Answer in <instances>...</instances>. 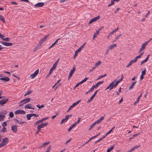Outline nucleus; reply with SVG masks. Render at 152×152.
I'll use <instances>...</instances> for the list:
<instances>
[{
    "instance_id": "1",
    "label": "nucleus",
    "mask_w": 152,
    "mask_h": 152,
    "mask_svg": "<svg viewBox=\"0 0 152 152\" xmlns=\"http://www.w3.org/2000/svg\"><path fill=\"white\" fill-rule=\"evenodd\" d=\"M59 61V58H58L54 64L53 66L50 69L49 73L47 74L46 76V78L48 77L51 74L53 71L56 69L57 65L58 64Z\"/></svg>"
},
{
    "instance_id": "2",
    "label": "nucleus",
    "mask_w": 152,
    "mask_h": 152,
    "mask_svg": "<svg viewBox=\"0 0 152 152\" xmlns=\"http://www.w3.org/2000/svg\"><path fill=\"white\" fill-rule=\"evenodd\" d=\"M8 142V138L7 137L4 138L0 144V148H1L4 145H6Z\"/></svg>"
},
{
    "instance_id": "3",
    "label": "nucleus",
    "mask_w": 152,
    "mask_h": 152,
    "mask_svg": "<svg viewBox=\"0 0 152 152\" xmlns=\"http://www.w3.org/2000/svg\"><path fill=\"white\" fill-rule=\"evenodd\" d=\"M30 100V98H27L21 101L19 105V106H22L24 104L29 102Z\"/></svg>"
},
{
    "instance_id": "4",
    "label": "nucleus",
    "mask_w": 152,
    "mask_h": 152,
    "mask_svg": "<svg viewBox=\"0 0 152 152\" xmlns=\"http://www.w3.org/2000/svg\"><path fill=\"white\" fill-rule=\"evenodd\" d=\"M49 119V118L48 117H46L45 118H43L37 121L34 124V125H36L37 124H39L42 122L44 121H45Z\"/></svg>"
},
{
    "instance_id": "5",
    "label": "nucleus",
    "mask_w": 152,
    "mask_h": 152,
    "mask_svg": "<svg viewBox=\"0 0 152 152\" xmlns=\"http://www.w3.org/2000/svg\"><path fill=\"white\" fill-rule=\"evenodd\" d=\"M9 101V99L7 98H4L0 100V105H3Z\"/></svg>"
},
{
    "instance_id": "6",
    "label": "nucleus",
    "mask_w": 152,
    "mask_h": 152,
    "mask_svg": "<svg viewBox=\"0 0 152 152\" xmlns=\"http://www.w3.org/2000/svg\"><path fill=\"white\" fill-rule=\"evenodd\" d=\"M100 16H99L93 18L89 21L88 24H90L93 23V22L99 20L100 19Z\"/></svg>"
},
{
    "instance_id": "7",
    "label": "nucleus",
    "mask_w": 152,
    "mask_h": 152,
    "mask_svg": "<svg viewBox=\"0 0 152 152\" xmlns=\"http://www.w3.org/2000/svg\"><path fill=\"white\" fill-rule=\"evenodd\" d=\"M71 116V115H66L65 117V118L62 119L60 123L61 124H62L64 122H66L69 119V117Z\"/></svg>"
},
{
    "instance_id": "8",
    "label": "nucleus",
    "mask_w": 152,
    "mask_h": 152,
    "mask_svg": "<svg viewBox=\"0 0 152 152\" xmlns=\"http://www.w3.org/2000/svg\"><path fill=\"white\" fill-rule=\"evenodd\" d=\"M116 80H114L112 82L110 85L108 86L107 88L105 89V91L107 90V89H109L110 88V90H111L113 88V84H114L115 83Z\"/></svg>"
},
{
    "instance_id": "9",
    "label": "nucleus",
    "mask_w": 152,
    "mask_h": 152,
    "mask_svg": "<svg viewBox=\"0 0 152 152\" xmlns=\"http://www.w3.org/2000/svg\"><path fill=\"white\" fill-rule=\"evenodd\" d=\"M15 114H25V112L23 110H17L15 112Z\"/></svg>"
},
{
    "instance_id": "10",
    "label": "nucleus",
    "mask_w": 152,
    "mask_h": 152,
    "mask_svg": "<svg viewBox=\"0 0 152 152\" xmlns=\"http://www.w3.org/2000/svg\"><path fill=\"white\" fill-rule=\"evenodd\" d=\"M1 43L3 45L7 46H10L13 45L12 43L6 42H1Z\"/></svg>"
},
{
    "instance_id": "11",
    "label": "nucleus",
    "mask_w": 152,
    "mask_h": 152,
    "mask_svg": "<svg viewBox=\"0 0 152 152\" xmlns=\"http://www.w3.org/2000/svg\"><path fill=\"white\" fill-rule=\"evenodd\" d=\"M39 72V69H37L34 72L33 74H31L30 76L31 77V78L33 79L38 74Z\"/></svg>"
},
{
    "instance_id": "12",
    "label": "nucleus",
    "mask_w": 152,
    "mask_h": 152,
    "mask_svg": "<svg viewBox=\"0 0 152 152\" xmlns=\"http://www.w3.org/2000/svg\"><path fill=\"white\" fill-rule=\"evenodd\" d=\"M75 66L73 67V69H72L69 73V75L68 76V79H69L72 76V75L74 72L75 71Z\"/></svg>"
},
{
    "instance_id": "13",
    "label": "nucleus",
    "mask_w": 152,
    "mask_h": 152,
    "mask_svg": "<svg viewBox=\"0 0 152 152\" xmlns=\"http://www.w3.org/2000/svg\"><path fill=\"white\" fill-rule=\"evenodd\" d=\"M44 5L43 2H39L34 5V7L36 8H38L42 7Z\"/></svg>"
},
{
    "instance_id": "14",
    "label": "nucleus",
    "mask_w": 152,
    "mask_h": 152,
    "mask_svg": "<svg viewBox=\"0 0 152 152\" xmlns=\"http://www.w3.org/2000/svg\"><path fill=\"white\" fill-rule=\"evenodd\" d=\"M0 80H3L5 82H6L9 81L10 80V79L8 77L5 76L4 77L0 78Z\"/></svg>"
},
{
    "instance_id": "15",
    "label": "nucleus",
    "mask_w": 152,
    "mask_h": 152,
    "mask_svg": "<svg viewBox=\"0 0 152 152\" xmlns=\"http://www.w3.org/2000/svg\"><path fill=\"white\" fill-rule=\"evenodd\" d=\"M11 130L12 131H13L14 132H16L17 131V127L16 125H14L12 126L11 127Z\"/></svg>"
},
{
    "instance_id": "16",
    "label": "nucleus",
    "mask_w": 152,
    "mask_h": 152,
    "mask_svg": "<svg viewBox=\"0 0 152 152\" xmlns=\"http://www.w3.org/2000/svg\"><path fill=\"white\" fill-rule=\"evenodd\" d=\"M47 37V36H45L40 40L39 42V44L40 45V46H41V44L46 40Z\"/></svg>"
},
{
    "instance_id": "17",
    "label": "nucleus",
    "mask_w": 152,
    "mask_h": 152,
    "mask_svg": "<svg viewBox=\"0 0 152 152\" xmlns=\"http://www.w3.org/2000/svg\"><path fill=\"white\" fill-rule=\"evenodd\" d=\"M104 119V116H102L99 120L94 122L96 124L99 123Z\"/></svg>"
},
{
    "instance_id": "18",
    "label": "nucleus",
    "mask_w": 152,
    "mask_h": 152,
    "mask_svg": "<svg viewBox=\"0 0 152 152\" xmlns=\"http://www.w3.org/2000/svg\"><path fill=\"white\" fill-rule=\"evenodd\" d=\"M76 105V102H75L72 105L70 106L69 108L68 109V110L67 111V112H68L69 111H70Z\"/></svg>"
},
{
    "instance_id": "19",
    "label": "nucleus",
    "mask_w": 152,
    "mask_h": 152,
    "mask_svg": "<svg viewBox=\"0 0 152 152\" xmlns=\"http://www.w3.org/2000/svg\"><path fill=\"white\" fill-rule=\"evenodd\" d=\"M32 106V104H26L24 108L25 109H30L31 108V106Z\"/></svg>"
},
{
    "instance_id": "20",
    "label": "nucleus",
    "mask_w": 152,
    "mask_h": 152,
    "mask_svg": "<svg viewBox=\"0 0 152 152\" xmlns=\"http://www.w3.org/2000/svg\"><path fill=\"white\" fill-rule=\"evenodd\" d=\"M137 83L136 81L132 82V83L131 85L129 87V89L130 90L132 89V88H133L134 87V85L135 84V83Z\"/></svg>"
},
{
    "instance_id": "21",
    "label": "nucleus",
    "mask_w": 152,
    "mask_h": 152,
    "mask_svg": "<svg viewBox=\"0 0 152 152\" xmlns=\"http://www.w3.org/2000/svg\"><path fill=\"white\" fill-rule=\"evenodd\" d=\"M7 113V112L6 110H3L0 112V114L4 116Z\"/></svg>"
},
{
    "instance_id": "22",
    "label": "nucleus",
    "mask_w": 152,
    "mask_h": 152,
    "mask_svg": "<svg viewBox=\"0 0 152 152\" xmlns=\"http://www.w3.org/2000/svg\"><path fill=\"white\" fill-rule=\"evenodd\" d=\"M104 82L103 81H99L98 83H97L95 85H94L95 88H96L99 86L100 84H102Z\"/></svg>"
},
{
    "instance_id": "23",
    "label": "nucleus",
    "mask_w": 152,
    "mask_h": 152,
    "mask_svg": "<svg viewBox=\"0 0 152 152\" xmlns=\"http://www.w3.org/2000/svg\"><path fill=\"white\" fill-rule=\"evenodd\" d=\"M116 46V44H112L108 47V49L109 50H111L114 47Z\"/></svg>"
},
{
    "instance_id": "24",
    "label": "nucleus",
    "mask_w": 152,
    "mask_h": 152,
    "mask_svg": "<svg viewBox=\"0 0 152 152\" xmlns=\"http://www.w3.org/2000/svg\"><path fill=\"white\" fill-rule=\"evenodd\" d=\"M148 44V42H145L144 43L142 44L141 48H142L144 50L146 46Z\"/></svg>"
},
{
    "instance_id": "25",
    "label": "nucleus",
    "mask_w": 152,
    "mask_h": 152,
    "mask_svg": "<svg viewBox=\"0 0 152 152\" xmlns=\"http://www.w3.org/2000/svg\"><path fill=\"white\" fill-rule=\"evenodd\" d=\"M3 127L2 129L1 130V132H5L7 131L6 128L4 127V125H2Z\"/></svg>"
},
{
    "instance_id": "26",
    "label": "nucleus",
    "mask_w": 152,
    "mask_h": 152,
    "mask_svg": "<svg viewBox=\"0 0 152 152\" xmlns=\"http://www.w3.org/2000/svg\"><path fill=\"white\" fill-rule=\"evenodd\" d=\"M0 20L3 21V22L4 23H6L5 19L2 15H0Z\"/></svg>"
},
{
    "instance_id": "27",
    "label": "nucleus",
    "mask_w": 152,
    "mask_h": 152,
    "mask_svg": "<svg viewBox=\"0 0 152 152\" xmlns=\"http://www.w3.org/2000/svg\"><path fill=\"white\" fill-rule=\"evenodd\" d=\"M76 125V122H75L74 123V124H73L71 126H70L69 127V129H68V132L70 131L72 129L73 127H74Z\"/></svg>"
},
{
    "instance_id": "28",
    "label": "nucleus",
    "mask_w": 152,
    "mask_h": 152,
    "mask_svg": "<svg viewBox=\"0 0 152 152\" xmlns=\"http://www.w3.org/2000/svg\"><path fill=\"white\" fill-rule=\"evenodd\" d=\"M60 39V38L58 39L56 41H55L53 43L49 48V49L51 48H52L55 44H56L57 42H58V41Z\"/></svg>"
},
{
    "instance_id": "29",
    "label": "nucleus",
    "mask_w": 152,
    "mask_h": 152,
    "mask_svg": "<svg viewBox=\"0 0 152 152\" xmlns=\"http://www.w3.org/2000/svg\"><path fill=\"white\" fill-rule=\"evenodd\" d=\"M15 121L17 122H18V124H23L24 123H26V122L25 121H19V120H18V119H15Z\"/></svg>"
},
{
    "instance_id": "30",
    "label": "nucleus",
    "mask_w": 152,
    "mask_h": 152,
    "mask_svg": "<svg viewBox=\"0 0 152 152\" xmlns=\"http://www.w3.org/2000/svg\"><path fill=\"white\" fill-rule=\"evenodd\" d=\"M140 133H138L137 134H135L133 135V136L129 138V140L131 141L132 139H133L134 137H136L139 134H140Z\"/></svg>"
},
{
    "instance_id": "31",
    "label": "nucleus",
    "mask_w": 152,
    "mask_h": 152,
    "mask_svg": "<svg viewBox=\"0 0 152 152\" xmlns=\"http://www.w3.org/2000/svg\"><path fill=\"white\" fill-rule=\"evenodd\" d=\"M99 32L97 30L96 31V32H95L93 35V39H94L96 37L97 35H98L99 34Z\"/></svg>"
},
{
    "instance_id": "32",
    "label": "nucleus",
    "mask_w": 152,
    "mask_h": 152,
    "mask_svg": "<svg viewBox=\"0 0 152 152\" xmlns=\"http://www.w3.org/2000/svg\"><path fill=\"white\" fill-rule=\"evenodd\" d=\"M119 27H118L116 29H115L113 30L109 34V35H111V34H113V33L117 31L119 29Z\"/></svg>"
},
{
    "instance_id": "33",
    "label": "nucleus",
    "mask_w": 152,
    "mask_h": 152,
    "mask_svg": "<svg viewBox=\"0 0 152 152\" xmlns=\"http://www.w3.org/2000/svg\"><path fill=\"white\" fill-rule=\"evenodd\" d=\"M114 148V146H112L109 148L107 149V152H110Z\"/></svg>"
},
{
    "instance_id": "34",
    "label": "nucleus",
    "mask_w": 152,
    "mask_h": 152,
    "mask_svg": "<svg viewBox=\"0 0 152 152\" xmlns=\"http://www.w3.org/2000/svg\"><path fill=\"white\" fill-rule=\"evenodd\" d=\"M43 127L44 126L42 123L38 126L37 128V129H39L40 130H41V129L43 128Z\"/></svg>"
},
{
    "instance_id": "35",
    "label": "nucleus",
    "mask_w": 152,
    "mask_h": 152,
    "mask_svg": "<svg viewBox=\"0 0 152 152\" xmlns=\"http://www.w3.org/2000/svg\"><path fill=\"white\" fill-rule=\"evenodd\" d=\"M1 38L6 42H9L10 41V38L9 37H6V38L2 37Z\"/></svg>"
},
{
    "instance_id": "36",
    "label": "nucleus",
    "mask_w": 152,
    "mask_h": 152,
    "mask_svg": "<svg viewBox=\"0 0 152 152\" xmlns=\"http://www.w3.org/2000/svg\"><path fill=\"white\" fill-rule=\"evenodd\" d=\"M96 124H95L94 123V122L93 123V124H92L91 126H90V128H89V129H88V130L89 131H90V130L92 128H94V127L95 126V125Z\"/></svg>"
},
{
    "instance_id": "37",
    "label": "nucleus",
    "mask_w": 152,
    "mask_h": 152,
    "mask_svg": "<svg viewBox=\"0 0 152 152\" xmlns=\"http://www.w3.org/2000/svg\"><path fill=\"white\" fill-rule=\"evenodd\" d=\"M32 92V90H30L29 91H28L26 94H25L24 96H26L28 95H29L31 94V93Z\"/></svg>"
},
{
    "instance_id": "38",
    "label": "nucleus",
    "mask_w": 152,
    "mask_h": 152,
    "mask_svg": "<svg viewBox=\"0 0 152 152\" xmlns=\"http://www.w3.org/2000/svg\"><path fill=\"white\" fill-rule=\"evenodd\" d=\"M101 61H98V62H97V63H96L95 64V67H96H96L99 66L100 65V64H101Z\"/></svg>"
},
{
    "instance_id": "39",
    "label": "nucleus",
    "mask_w": 152,
    "mask_h": 152,
    "mask_svg": "<svg viewBox=\"0 0 152 152\" xmlns=\"http://www.w3.org/2000/svg\"><path fill=\"white\" fill-rule=\"evenodd\" d=\"M95 96L93 95L91 97L90 99L89 100L87 101V103H89L95 97Z\"/></svg>"
},
{
    "instance_id": "40",
    "label": "nucleus",
    "mask_w": 152,
    "mask_h": 152,
    "mask_svg": "<svg viewBox=\"0 0 152 152\" xmlns=\"http://www.w3.org/2000/svg\"><path fill=\"white\" fill-rule=\"evenodd\" d=\"M82 49L83 47L80 46L78 49L77 50V53L80 52Z\"/></svg>"
},
{
    "instance_id": "41",
    "label": "nucleus",
    "mask_w": 152,
    "mask_h": 152,
    "mask_svg": "<svg viewBox=\"0 0 152 152\" xmlns=\"http://www.w3.org/2000/svg\"><path fill=\"white\" fill-rule=\"evenodd\" d=\"M106 75H107L106 74H105L104 75H101L100 76H99V77H98L97 78V80L100 79H101L102 78L105 77Z\"/></svg>"
},
{
    "instance_id": "42",
    "label": "nucleus",
    "mask_w": 152,
    "mask_h": 152,
    "mask_svg": "<svg viewBox=\"0 0 152 152\" xmlns=\"http://www.w3.org/2000/svg\"><path fill=\"white\" fill-rule=\"evenodd\" d=\"M36 106L39 109H40L42 108H43L44 107V105L42 104L40 106L39 104H37V105Z\"/></svg>"
},
{
    "instance_id": "43",
    "label": "nucleus",
    "mask_w": 152,
    "mask_h": 152,
    "mask_svg": "<svg viewBox=\"0 0 152 152\" xmlns=\"http://www.w3.org/2000/svg\"><path fill=\"white\" fill-rule=\"evenodd\" d=\"M31 115L30 114H28L27 115H26V118H27V119L28 120H29L31 119Z\"/></svg>"
},
{
    "instance_id": "44",
    "label": "nucleus",
    "mask_w": 152,
    "mask_h": 152,
    "mask_svg": "<svg viewBox=\"0 0 152 152\" xmlns=\"http://www.w3.org/2000/svg\"><path fill=\"white\" fill-rule=\"evenodd\" d=\"M9 116L10 118H12L14 116V114L12 112H11L10 113Z\"/></svg>"
},
{
    "instance_id": "45",
    "label": "nucleus",
    "mask_w": 152,
    "mask_h": 152,
    "mask_svg": "<svg viewBox=\"0 0 152 152\" xmlns=\"http://www.w3.org/2000/svg\"><path fill=\"white\" fill-rule=\"evenodd\" d=\"M94 88H95V87L94 86H93L91 87V88L88 90L89 92H91L92 91H93Z\"/></svg>"
},
{
    "instance_id": "46",
    "label": "nucleus",
    "mask_w": 152,
    "mask_h": 152,
    "mask_svg": "<svg viewBox=\"0 0 152 152\" xmlns=\"http://www.w3.org/2000/svg\"><path fill=\"white\" fill-rule=\"evenodd\" d=\"M5 117V116L2 115L0 114V121L2 120Z\"/></svg>"
},
{
    "instance_id": "47",
    "label": "nucleus",
    "mask_w": 152,
    "mask_h": 152,
    "mask_svg": "<svg viewBox=\"0 0 152 152\" xmlns=\"http://www.w3.org/2000/svg\"><path fill=\"white\" fill-rule=\"evenodd\" d=\"M30 114L31 117H32L33 116H34V117H37L38 116V115H36L34 113Z\"/></svg>"
},
{
    "instance_id": "48",
    "label": "nucleus",
    "mask_w": 152,
    "mask_h": 152,
    "mask_svg": "<svg viewBox=\"0 0 152 152\" xmlns=\"http://www.w3.org/2000/svg\"><path fill=\"white\" fill-rule=\"evenodd\" d=\"M122 34H120L118 35L115 38V41H116L117 39H118L121 36Z\"/></svg>"
},
{
    "instance_id": "49",
    "label": "nucleus",
    "mask_w": 152,
    "mask_h": 152,
    "mask_svg": "<svg viewBox=\"0 0 152 152\" xmlns=\"http://www.w3.org/2000/svg\"><path fill=\"white\" fill-rule=\"evenodd\" d=\"M50 143V142H45L43 144V146H44V147H45L46 145H48Z\"/></svg>"
},
{
    "instance_id": "50",
    "label": "nucleus",
    "mask_w": 152,
    "mask_h": 152,
    "mask_svg": "<svg viewBox=\"0 0 152 152\" xmlns=\"http://www.w3.org/2000/svg\"><path fill=\"white\" fill-rule=\"evenodd\" d=\"M132 63L131 62V61H130V62H129V63L126 66V67H129L132 65Z\"/></svg>"
},
{
    "instance_id": "51",
    "label": "nucleus",
    "mask_w": 152,
    "mask_h": 152,
    "mask_svg": "<svg viewBox=\"0 0 152 152\" xmlns=\"http://www.w3.org/2000/svg\"><path fill=\"white\" fill-rule=\"evenodd\" d=\"M51 145H50L48 147L47 151V152H49L50 149H51Z\"/></svg>"
},
{
    "instance_id": "52",
    "label": "nucleus",
    "mask_w": 152,
    "mask_h": 152,
    "mask_svg": "<svg viewBox=\"0 0 152 152\" xmlns=\"http://www.w3.org/2000/svg\"><path fill=\"white\" fill-rule=\"evenodd\" d=\"M88 77H86L83 80H82V81L83 82V83H84V82L88 80Z\"/></svg>"
},
{
    "instance_id": "53",
    "label": "nucleus",
    "mask_w": 152,
    "mask_h": 152,
    "mask_svg": "<svg viewBox=\"0 0 152 152\" xmlns=\"http://www.w3.org/2000/svg\"><path fill=\"white\" fill-rule=\"evenodd\" d=\"M145 71H146L145 69L143 71H142V75H145V74H146Z\"/></svg>"
},
{
    "instance_id": "54",
    "label": "nucleus",
    "mask_w": 152,
    "mask_h": 152,
    "mask_svg": "<svg viewBox=\"0 0 152 152\" xmlns=\"http://www.w3.org/2000/svg\"><path fill=\"white\" fill-rule=\"evenodd\" d=\"M94 136H93V137H92L91 138L89 139V140H88L87 142H86L85 144H86L87 143H88V142H89L90 140H92V139H94Z\"/></svg>"
},
{
    "instance_id": "55",
    "label": "nucleus",
    "mask_w": 152,
    "mask_h": 152,
    "mask_svg": "<svg viewBox=\"0 0 152 152\" xmlns=\"http://www.w3.org/2000/svg\"><path fill=\"white\" fill-rule=\"evenodd\" d=\"M118 84L116 82L115 84H113V88L115 87L116 86H117Z\"/></svg>"
},
{
    "instance_id": "56",
    "label": "nucleus",
    "mask_w": 152,
    "mask_h": 152,
    "mask_svg": "<svg viewBox=\"0 0 152 152\" xmlns=\"http://www.w3.org/2000/svg\"><path fill=\"white\" fill-rule=\"evenodd\" d=\"M83 82L82 81H81V82L78 83L77 84V87L78 86L80 85L81 84L83 83Z\"/></svg>"
},
{
    "instance_id": "57",
    "label": "nucleus",
    "mask_w": 152,
    "mask_h": 152,
    "mask_svg": "<svg viewBox=\"0 0 152 152\" xmlns=\"http://www.w3.org/2000/svg\"><path fill=\"white\" fill-rule=\"evenodd\" d=\"M139 98H137V100L134 103V104L135 105L139 101Z\"/></svg>"
},
{
    "instance_id": "58",
    "label": "nucleus",
    "mask_w": 152,
    "mask_h": 152,
    "mask_svg": "<svg viewBox=\"0 0 152 152\" xmlns=\"http://www.w3.org/2000/svg\"><path fill=\"white\" fill-rule=\"evenodd\" d=\"M147 61H146V60H145V59L143 60H142V61L141 63V64L140 65H142V64H143V63H145L146 62H147Z\"/></svg>"
},
{
    "instance_id": "59",
    "label": "nucleus",
    "mask_w": 152,
    "mask_h": 152,
    "mask_svg": "<svg viewBox=\"0 0 152 152\" xmlns=\"http://www.w3.org/2000/svg\"><path fill=\"white\" fill-rule=\"evenodd\" d=\"M143 53H144V52H142V53H141L139 55L137 56L139 58H140L141 57V56L143 55Z\"/></svg>"
},
{
    "instance_id": "60",
    "label": "nucleus",
    "mask_w": 152,
    "mask_h": 152,
    "mask_svg": "<svg viewBox=\"0 0 152 152\" xmlns=\"http://www.w3.org/2000/svg\"><path fill=\"white\" fill-rule=\"evenodd\" d=\"M115 128V126H114L113 127V128L111 129H110V131H109L108 132V133L109 134L110 133L112 132V131H113V129H114Z\"/></svg>"
},
{
    "instance_id": "61",
    "label": "nucleus",
    "mask_w": 152,
    "mask_h": 152,
    "mask_svg": "<svg viewBox=\"0 0 152 152\" xmlns=\"http://www.w3.org/2000/svg\"><path fill=\"white\" fill-rule=\"evenodd\" d=\"M138 58H139L137 57V56L135 58H134V61L136 62L137 61Z\"/></svg>"
},
{
    "instance_id": "62",
    "label": "nucleus",
    "mask_w": 152,
    "mask_h": 152,
    "mask_svg": "<svg viewBox=\"0 0 152 152\" xmlns=\"http://www.w3.org/2000/svg\"><path fill=\"white\" fill-rule=\"evenodd\" d=\"M5 37V36L4 35H3L2 34H1L0 33V38H2V37Z\"/></svg>"
},
{
    "instance_id": "63",
    "label": "nucleus",
    "mask_w": 152,
    "mask_h": 152,
    "mask_svg": "<svg viewBox=\"0 0 152 152\" xmlns=\"http://www.w3.org/2000/svg\"><path fill=\"white\" fill-rule=\"evenodd\" d=\"M10 3L11 4H16V5H17L18 4V3L17 2H11Z\"/></svg>"
},
{
    "instance_id": "64",
    "label": "nucleus",
    "mask_w": 152,
    "mask_h": 152,
    "mask_svg": "<svg viewBox=\"0 0 152 152\" xmlns=\"http://www.w3.org/2000/svg\"><path fill=\"white\" fill-rule=\"evenodd\" d=\"M43 126H44H44H47V125H48V123H42Z\"/></svg>"
}]
</instances>
